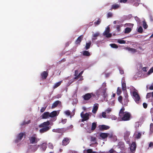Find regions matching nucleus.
<instances>
[{"label": "nucleus", "instance_id": "1", "mask_svg": "<svg viewBox=\"0 0 153 153\" xmlns=\"http://www.w3.org/2000/svg\"><path fill=\"white\" fill-rule=\"evenodd\" d=\"M50 124V122L47 121L39 125V127L42 128L39 130L40 133L42 134L49 131L51 128V126H49Z\"/></svg>", "mask_w": 153, "mask_h": 153}, {"label": "nucleus", "instance_id": "2", "mask_svg": "<svg viewBox=\"0 0 153 153\" xmlns=\"http://www.w3.org/2000/svg\"><path fill=\"white\" fill-rule=\"evenodd\" d=\"M121 120L123 121H128L130 120L131 115V114L128 112H125L123 115H120Z\"/></svg>", "mask_w": 153, "mask_h": 153}, {"label": "nucleus", "instance_id": "3", "mask_svg": "<svg viewBox=\"0 0 153 153\" xmlns=\"http://www.w3.org/2000/svg\"><path fill=\"white\" fill-rule=\"evenodd\" d=\"M30 143L32 144H36L39 140V139L36 137V135L34 134L29 138Z\"/></svg>", "mask_w": 153, "mask_h": 153}, {"label": "nucleus", "instance_id": "4", "mask_svg": "<svg viewBox=\"0 0 153 153\" xmlns=\"http://www.w3.org/2000/svg\"><path fill=\"white\" fill-rule=\"evenodd\" d=\"M133 98L135 102L137 103L139 102L140 99L139 95L138 93L135 91H134L132 92Z\"/></svg>", "mask_w": 153, "mask_h": 153}, {"label": "nucleus", "instance_id": "5", "mask_svg": "<svg viewBox=\"0 0 153 153\" xmlns=\"http://www.w3.org/2000/svg\"><path fill=\"white\" fill-rule=\"evenodd\" d=\"M95 96V94L92 93H88L85 94L82 96V98L85 100H89L92 96Z\"/></svg>", "mask_w": 153, "mask_h": 153}, {"label": "nucleus", "instance_id": "6", "mask_svg": "<svg viewBox=\"0 0 153 153\" xmlns=\"http://www.w3.org/2000/svg\"><path fill=\"white\" fill-rule=\"evenodd\" d=\"M109 32L110 28L108 27L103 32V35L105 36L107 38L111 37L112 36V34L111 33H109Z\"/></svg>", "mask_w": 153, "mask_h": 153}, {"label": "nucleus", "instance_id": "7", "mask_svg": "<svg viewBox=\"0 0 153 153\" xmlns=\"http://www.w3.org/2000/svg\"><path fill=\"white\" fill-rule=\"evenodd\" d=\"M81 117L83 118L82 120V122L87 120L89 119V114L87 113H86L84 114H82V113H81Z\"/></svg>", "mask_w": 153, "mask_h": 153}, {"label": "nucleus", "instance_id": "8", "mask_svg": "<svg viewBox=\"0 0 153 153\" xmlns=\"http://www.w3.org/2000/svg\"><path fill=\"white\" fill-rule=\"evenodd\" d=\"M24 135H25V133L21 132L19 133L17 137V140H16V142L17 143L19 141H21Z\"/></svg>", "mask_w": 153, "mask_h": 153}, {"label": "nucleus", "instance_id": "9", "mask_svg": "<svg viewBox=\"0 0 153 153\" xmlns=\"http://www.w3.org/2000/svg\"><path fill=\"white\" fill-rule=\"evenodd\" d=\"M52 131L54 132L59 133H62L65 131L64 128H63L53 129L52 130Z\"/></svg>", "mask_w": 153, "mask_h": 153}, {"label": "nucleus", "instance_id": "10", "mask_svg": "<svg viewBox=\"0 0 153 153\" xmlns=\"http://www.w3.org/2000/svg\"><path fill=\"white\" fill-rule=\"evenodd\" d=\"M99 128L100 130L103 131L109 129L110 127L108 126L102 125L99 126Z\"/></svg>", "mask_w": 153, "mask_h": 153}, {"label": "nucleus", "instance_id": "11", "mask_svg": "<svg viewBox=\"0 0 153 153\" xmlns=\"http://www.w3.org/2000/svg\"><path fill=\"white\" fill-rule=\"evenodd\" d=\"M120 7V4H115L112 5L111 8L110 9V10H112V9L116 10L118 9Z\"/></svg>", "mask_w": 153, "mask_h": 153}, {"label": "nucleus", "instance_id": "12", "mask_svg": "<svg viewBox=\"0 0 153 153\" xmlns=\"http://www.w3.org/2000/svg\"><path fill=\"white\" fill-rule=\"evenodd\" d=\"M48 73L46 71H44L41 74V77L43 79H45L48 75Z\"/></svg>", "mask_w": 153, "mask_h": 153}, {"label": "nucleus", "instance_id": "13", "mask_svg": "<svg viewBox=\"0 0 153 153\" xmlns=\"http://www.w3.org/2000/svg\"><path fill=\"white\" fill-rule=\"evenodd\" d=\"M130 134V132L129 131H126L124 133V139L125 140H128V137Z\"/></svg>", "mask_w": 153, "mask_h": 153}, {"label": "nucleus", "instance_id": "14", "mask_svg": "<svg viewBox=\"0 0 153 153\" xmlns=\"http://www.w3.org/2000/svg\"><path fill=\"white\" fill-rule=\"evenodd\" d=\"M136 148V145L135 143L133 142L131 144L130 147V150L131 152L135 151Z\"/></svg>", "mask_w": 153, "mask_h": 153}, {"label": "nucleus", "instance_id": "15", "mask_svg": "<svg viewBox=\"0 0 153 153\" xmlns=\"http://www.w3.org/2000/svg\"><path fill=\"white\" fill-rule=\"evenodd\" d=\"M99 34L100 33L97 32L93 35L92 38V40L93 42H94L95 40L97 39V37L99 36Z\"/></svg>", "mask_w": 153, "mask_h": 153}, {"label": "nucleus", "instance_id": "16", "mask_svg": "<svg viewBox=\"0 0 153 153\" xmlns=\"http://www.w3.org/2000/svg\"><path fill=\"white\" fill-rule=\"evenodd\" d=\"M83 38V36L81 35L79 36L76 40L75 43L76 44H80V43L82 40Z\"/></svg>", "mask_w": 153, "mask_h": 153}, {"label": "nucleus", "instance_id": "17", "mask_svg": "<svg viewBox=\"0 0 153 153\" xmlns=\"http://www.w3.org/2000/svg\"><path fill=\"white\" fill-rule=\"evenodd\" d=\"M41 116L42 119H47L49 117V113L48 112H45Z\"/></svg>", "mask_w": 153, "mask_h": 153}, {"label": "nucleus", "instance_id": "18", "mask_svg": "<svg viewBox=\"0 0 153 153\" xmlns=\"http://www.w3.org/2000/svg\"><path fill=\"white\" fill-rule=\"evenodd\" d=\"M121 151L120 152L118 151V153H125V146L123 144H121V146L119 148Z\"/></svg>", "mask_w": 153, "mask_h": 153}, {"label": "nucleus", "instance_id": "19", "mask_svg": "<svg viewBox=\"0 0 153 153\" xmlns=\"http://www.w3.org/2000/svg\"><path fill=\"white\" fill-rule=\"evenodd\" d=\"M69 139L68 138H65L62 141V145L63 146H66L68 143Z\"/></svg>", "mask_w": 153, "mask_h": 153}, {"label": "nucleus", "instance_id": "20", "mask_svg": "<svg viewBox=\"0 0 153 153\" xmlns=\"http://www.w3.org/2000/svg\"><path fill=\"white\" fill-rule=\"evenodd\" d=\"M109 135V133H102L100 134V136L102 138L104 139L108 137Z\"/></svg>", "mask_w": 153, "mask_h": 153}, {"label": "nucleus", "instance_id": "21", "mask_svg": "<svg viewBox=\"0 0 153 153\" xmlns=\"http://www.w3.org/2000/svg\"><path fill=\"white\" fill-rule=\"evenodd\" d=\"M61 103V102L59 100H57L52 105L51 108H53L56 107L58 104Z\"/></svg>", "mask_w": 153, "mask_h": 153}, {"label": "nucleus", "instance_id": "22", "mask_svg": "<svg viewBox=\"0 0 153 153\" xmlns=\"http://www.w3.org/2000/svg\"><path fill=\"white\" fill-rule=\"evenodd\" d=\"M98 104H96V105H94L92 111V112L94 114L96 113L98 109Z\"/></svg>", "mask_w": 153, "mask_h": 153}, {"label": "nucleus", "instance_id": "23", "mask_svg": "<svg viewBox=\"0 0 153 153\" xmlns=\"http://www.w3.org/2000/svg\"><path fill=\"white\" fill-rule=\"evenodd\" d=\"M57 113L56 111H53L51 113H49V117H53L56 116L57 115Z\"/></svg>", "mask_w": 153, "mask_h": 153}, {"label": "nucleus", "instance_id": "24", "mask_svg": "<svg viewBox=\"0 0 153 153\" xmlns=\"http://www.w3.org/2000/svg\"><path fill=\"white\" fill-rule=\"evenodd\" d=\"M91 42L89 41L88 43H86V46L85 47V50H87L89 49L91 46Z\"/></svg>", "mask_w": 153, "mask_h": 153}, {"label": "nucleus", "instance_id": "25", "mask_svg": "<svg viewBox=\"0 0 153 153\" xmlns=\"http://www.w3.org/2000/svg\"><path fill=\"white\" fill-rule=\"evenodd\" d=\"M97 126V123H92L91 130L94 131L96 128Z\"/></svg>", "mask_w": 153, "mask_h": 153}, {"label": "nucleus", "instance_id": "26", "mask_svg": "<svg viewBox=\"0 0 153 153\" xmlns=\"http://www.w3.org/2000/svg\"><path fill=\"white\" fill-rule=\"evenodd\" d=\"M82 54L83 56H89L90 55V53L88 51H85L83 52Z\"/></svg>", "mask_w": 153, "mask_h": 153}, {"label": "nucleus", "instance_id": "27", "mask_svg": "<svg viewBox=\"0 0 153 153\" xmlns=\"http://www.w3.org/2000/svg\"><path fill=\"white\" fill-rule=\"evenodd\" d=\"M153 132V123H151L150 125V134H152Z\"/></svg>", "mask_w": 153, "mask_h": 153}, {"label": "nucleus", "instance_id": "28", "mask_svg": "<svg viewBox=\"0 0 153 153\" xmlns=\"http://www.w3.org/2000/svg\"><path fill=\"white\" fill-rule=\"evenodd\" d=\"M131 29L128 27H126L125 29V33H130L131 31Z\"/></svg>", "mask_w": 153, "mask_h": 153}, {"label": "nucleus", "instance_id": "29", "mask_svg": "<svg viewBox=\"0 0 153 153\" xmlns=\"http://www.w3.org/2000/svg\"><path fill=\"white\" fill-rule=\"evenodd\" d=\"M122 90L123 91H125L126 90V84L124 82H123L122 83Z\"/></svg>", "mask_w": 153, "mask_h": 153}, {"label": "nucleus", "instance_id": "30", "mask_svg": "<svg viewBox=\"0 0 153 153\" xmlns=\"http://www.w3.org/2000/svg\"><path fill=\"white\" fill-rule=\"evenodd\" d=\"M127 49L128 51H130L132 53H135L137 52L136 50L134 48H127Z\"/></svg>", "mask_w": 153, "mask_h": 153}, {"label": "nucleus", "instance_id": "31", "mask_svg": "<svg viewBox=\"0 0 153 153\" xmlns=\"http://www.w3.org/2000/svg\"><path fill=\"white\" fill-rule=\"evenodd\" d=\"M125 111V108L124 107L122 108L120 110L119 112V115H123L125 114L124 111Z\"/></svg>", "mask_w": 153, "mask_h": 153}, {"label": "nucleus", "instance_id": "32", "mask_svg": "<svg viewBox=\"0 0 153 153\" xmlns=\"http://www.w3.org/2000/svg\"><path fill=\"white\" fill-rule=\"evenodd\" d=\"M62 81H60L55 83L53 86L54 88H56L59 86L61 84Z\"/></svg>", "mask_w": 153, "mask_h": 153}, {"label": "nucleus", "instance_id": "33", "mask_svg": "<svg viewBox=\"0 0 153 153\" xmlns=\"http://www.w3.org/2000/svg\"><path fill=\"white\" fill-rule=\"evenodd\" d=\"M122 93L121 89L120 87H118L117 88V93L118 95H120Z\"/></svg>", "mask_w": 153, "mask_h": 153}, {"label": "nucleus", "instance_id": "34", "mask_svg": "<svg viewBox=\"0 0 153 153\" xmlns=\"http://www.w3.org/2000/svg\"><path fill=\"white\" fill-rule=\"evenodd\" d=\"M30 123V120H29L27 122H25V121H23L21 124V126H22L23 125H25L26 124H29V123Z\"/></svg>", "mask_w": 153, "mask_h": 153}, {"label": "nucleus", "instance_id": "35", "mask_svg": "<svg viewBox=\"0 0 153 153\" xmlns=\"http://www.w3.org/2000/svg\"><path fill=\"white\" fill-rule=\"evenodd\" d=\"M110 45L113 48H118V46L115 44H111Z\"/></svg>", "mask_w": 153, "mask_h": 153}, {"label": "nucleus", "instance_id": "36", "mask_svg": "<svg viewBox=\"0 0 153 153\" xmlns=\"http://www.w3.org/2000/svg\"><path fill=\"white\" fill-rule=\"evenodd\" d=\"M101 19H99L97 22H94V24L95 26L97 25L100 24V22H101Z\"/></svg>", "mask_w": 153, "mask_h": 153}, {"label": "nucleus", "instance_id": "37", "mask_svg": "<svg viewBox=\"0 0 153 153\" xmlns=\"http://www.w3.org/2000/svg\"><path fill=\"white\" fill-rule=\"evenodd\" d=\"M143 27L144 29H146L148 27V25L146 24V22L144 20L143 21Z\"/></svg>", "mask_w": 153, "mask_h": 153}, {"label": "nucleus", "instance_id": "38", "mask_svg": "<svg viewBox=\"0 0 153 153\" xmlns=\"http://www.w3.org/2000/svg\"><path fill=\"white\" fill-rule=\"evenodd\" d=\"M102 117L104 118H105L106 117V113L105 112H102V116L101 115H100L99 116V118H101Z\"/></svg>", "mask_w": 153, "mask_h": 153}, {"label": "nucleus", "instance_id": "39", "mask_svg": "<svg viewBox=\"0 0 153 153\" xmlns=\"http://www.w3.org/2000/svg\"><path fill=\"white\" fill-rule=\"evenodd\" d=\"M137 31L140 33H142L143 32V29L142 27L140 26L137 30Z\"/></svg>", "mask_w": 153, "mask_h": 153}, {"label": "nucleus", "instance_id": "40", "mask_svg": "<svg viewBox=\"0 0 153 153\" xmlns=\"http://www.w3.org/2000/svg\"><path fill=\"white\" fill-rule=\"evenodd\" d=\"M153 72V67L151 68L148 71L147 74L148 75H149L151 73Z\"/></svg>", "mask_w": 153, "mask_h": 153}, {"label": "nucleus", "instance_id": "41", "mask_svg": "<svg viewBox=\"0 0 153 153\" xmlns=\"http://www.w3.org/2000/svg\"><path fill=\"white\" fill-rule=\"evenodd\" d=\"M109 152V153H118V152H117L116 151L114 150L113 149H110Z\"/></svg>", "mask_w": 153, "mask_h": 153}, {"label": "nucleus", "instance_id": "42", "mask_svg": "<svg viewBox=\"0 0 153 153\" xmlns=\"http://www.w3.org/2000/svg\"><path fill=\"white\" fill-rule=\"evenodd\" d=\"M117 42L120 44H125L126 43V41L124 40H118Z\"/></svg>", "mask_w": 153, "mask_h": 153}, {"label": "nucleus", "instance_id": "43", "mask_svg": "<svg viewBox=\"0 0 153 153\" xmlns=\"http://www.w3.org/2000/svg\"><path fill=\"white\" fill-rule=\"evenodd\" d=\"M118 101L121 103L123 102V97L122 96H120L118 98Z\"/></svg>", "mask_w": 153, "mask_h": 153}, {"label": "nucleus", "instance_id": "44", "mask_svg": "<svg viewBox=\"0 0 153 153\" xmlns=\"http://www.w3.org/2000/svg\"><path fill=\"white\" fill-rule=\"evenodd\" d=\"M141 136V134L140 133H138L136 135V137L137 139H139Z\"/></svg>", "mask_w": 153, "mask_h": 153}, {"label": "nucleus", "instance_id": "45", "mask_svg": "<svg viewBox=\"0 0 153 153\" xmlns=\"http://www.w3.org/2000/svg\"><path fill=\"white\" fill-rule=\"evenodd\" d=\"M122 25H117L116 26V28H117V31L118 32H119L120 31V27H122Z\"/></svg>", "mask_w": 153, "mask_h": 153}, {"label": "nucleus", "instance_id": "46", "mask_svg": "<svg viewBox=\"0 0 153 153\" xmlns=\"http://www.w3.org/2000/svg\"><path fill=\"white\" fill-rule=\"evenodd\" d=\"M152 96V94L151 93H149L147 94L146 98H149L151 97Z\"/></svg>", "mask_w": 153, "mask_h": 153}, {"label": "nucleus", "instance_id": "47", "mask_svg": "<svg viewBox=\"0 0 153 153\" xmlns=\"http://www.w3.org/2000/svg\"><path fill=\"white\" fill-rule=\"evenodd\" d=\"M134 19L138 23H139L140 22V19L137 17L136 16L134 17Z\"/></svg>", "mask_w": 153, "mask_h": 153}, {"label": "nucleus", "instance_id": "48", "mask_svg": "<svg viewBox=\"0 0 153 153\" xmlns=\"http://www.w3.org/2000/svg\"><path fill=\"white\" fill-rule=\"evenodd\" d=\"M65 113L66 115H67L68 116H69L71 114L70 112V111L69 110L66 111L65 112Z\"/></svg>", "mask_w": 153, "mask_h": 153}, {"label": "nucleus", "instance_id": "49", "mask_svg": "<svg viewBox=\"0 0 153 153\" xmlns=\"http://www.w3.org/2000/svg\"><path fill=\"white\" fill-rule=\"evenodd\" d=\"M112 16V13L109 12L107 14V17L108 18L111 17Z\"/></svg>", "mask_w": 153, "mask_h": 153}, {"label": "nucleus", "instance_id": "50", "mask_svg": "<svg viewBox=\"0 0 153 153\" xmlns=\"http://www.w3.org/2000/svg\"><path fill=\"white\" fill-rule=\"evenodd\" d=\"M91 141H95L96 140V138L95 137H91Z\"/></svg>", "mask_w": 153, "mask_h": 153}, {"label": "nucleus", "instance_id": "51", "mask_svg": "<svg viewBox=\"0 0 153 153\" xmlns=\"http://www.w3.org/2000/svg\"><path fill=\"white\" fill-rule=\"evenodd\" d=\"M111 111V109L110 108H108L106 110V112L107 113H109Z\"/></svg>", "mask_w": 153, "mask_h": 153}, {"label": "nucleus", "instance_id": "52", "mask_svg": "<svg viewBox=\"0 0 153 153\" xmlns=\"http://www.w3.org/2000/svg\"><path fill=\"white\" fill-rule=\"evenodd\" d=\"M87 153H91L93 152L92 151V150L91 149H87Z\"/></svg>", "mask_w": 153, "mask_h": 153}, {"label": "nucleus", "instance_id": "53", "mask_svg": "<svg viewBox=\"0 0 153 153\" xmlns=\"http://www.w3.org/2000/svg\"><path fill=\"white\" fill-rule=\"evenodd\" d=\"M143 106L145 108H146L147 107V104L146 103L144 102L143 103Z\"/></svg>", "mask_w": 153, "mask_h": 153}, {"label": "nucleus", "instance_id": "54", "mask_svg": "<svg viewBox=\"0 0 153 153\" xmlns=\"http://www.w3.org/2000/svg\"><path fill=\"white\" fill-rule=\"evenodd\" d=\"M153 146V142H150L149 143V147H151Z\"/></svg>", "mask_w": 153, "mask_h": 153}, {"label": "nucleus", "instance_id": "55", "mask_svg": "<svg viewBox=\"0 0 153 153\" xmlns=\"http://www.w3.org/2000/svg\"><path fill=\"white\" fill-rule=\"evenodd\" d=\"M46 108V107H42L40 110V112H44Z\"/></svg>", "mask_w": 153, "mask_h": 153}, {"label": "nucleus", "instance_id": "56", "mask_svg": "<svg viewBox=\"0 0 153 153\" xmlns=\"http://www.w3.org/2000/svg\"><path fill=\"white\" fill-rule=\"evenodd\" d=\"M67 120V119H63L62 120V122L63 124H65Z\"/></svg>", "mask_w": 153, "mask_h": 153}, {"label": "nucleus", "instance_id": "57", "mask_svg": "<svg viewBox=\"0 0 153 153\" xmlns=\"http://www.w3.org/2000/svg\"><path fill=\"white\" fill-rule=\"evenodd\" d=\"M127 0H120V3H126Z\"/></svg>", "mask_w": 153, "mask_h": 153}, {"label": "nucleus", "instance_id": "58", "mask_svg": "<svg viewBox=\"0 0 153 153\" xmlns=\"http://www.w3.org/2000/svg\"><path fill=\"white\" fill-rule=\"evenodd\" d=\"M147 68V67H144L143 68L142 70L143 71H145V72H146L147 71V70H146Z\"/></svg>", "mask_w": 153, "mask_h": 153}, {"label": "nucleus", "instance_id": "59", "mask_svg": "<svg viewBox=\"0 0 153 153\" xmlns=\"http://www.w3.org/2000/svg\"><path fill=\"white\" fill-rule=\"evenodd\" d=\"M149 89L150 90H153V83L149 87Z\"/></svg>", "mask_w": 153, "mask_h": 153}, {"label": "nucleus", "instance_id": "60", "mask_svg": "<svg viewBox=\"0 0 153 153\" xmlns=\"http://www.w3.org/2000/svg\"><path fill=\"white\" fill-rule=\"evenodd\" d=\"M124 102H126L127 103L129 101V100L128 99H124Z\"/></svg>", "mask_w": 153, "mask_h": 153}, {"label": "nucleus", "instance_id": "61", "mask_svg": "<svg viewBox=\"0 0 153 153\" xmlns=\"http://www.w3.org/2000/svg\"><path fill=\"white\" fill-rule=\"evenodd\" d=\"M112 119L113 120H116L117 119V117L115 116H113L112 117Z\"/></svg>", "mask_w": 153, "mask_h": 153}, {"label": "nucleus", "instance_id": "62", "mask_svg": "<svg viewBox=\"0 0 153 153\" xmlns=\"http://www.w3.org/2000/svg\"><path fill=\"white\" fill-rule=\"evenodd\" d=\"M49 147L51 149H53V146L52 144H50Z\"/></svg>", "mask_w": 153, "mask_h": 153}, {"label": "nucleus", "instance_id": "63", "mask_svg": "<svg viewBox=\"0 0 153 153\" xmlns=\"http://www.w3.org/2000/svg\"><path fill=\"white\" fill-rule=\"evenodd\" d=\"M120 73L121 74H124V71L122 70H120Z\"/></svg>", "mask_w": 153, "mask_h": 153}, {"label": "nucleus", "instance_id": "64", "mask_svg": "<svg viewBox=\"0 0 153 153\" xmlns=\"http://www.w3.org/2000/svg\"><path fill=\"white\" fill-rule=\"evenodd\" d=\"M108 136L109 138H111L113 137V135L112 134H110V135L109 134V135H108Z\"/></svg>", "mask_w": 153, "mask_h": 153}]
</instances>
